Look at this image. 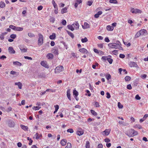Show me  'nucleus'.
<instances>
[{"mask_svg": "<svg viewBox=\"0 0 148 148\" xmlns=\"http://www.w3.org/2000/svg\"><path fill=\"white\" fill-rule=\"evenodd\" d=\"M39 38L38 41V44L39 46L42 45L43 43V36L41 34H38Z\"/></svg>", "mask_w": 148, "mask_h": 148, "instance_id": "1", "label": "nucleus"}, {"mask_svg": "<svg viewBox=\"0 0 148 148\" xmlns=\"http://www.w3.org/2000/svg\"><path fill=\"white\" fill-rule=\"evenodd\" d=\"M64 69L62 66H59L56 67L55 69V72L56 73H58L60 71H62Z\"/></svg>", "mask_w": 148, "mask_h": 148, "instance_id": "2", "label": "nucleus"}, {"mask_svg": "<svg viewBox=\"0 0 148 148\" xmlns=\"http://www.w3.org/2000/svg\"><path fill=\"white\" fill-rule=\"evenodd\" d=\"M40 64L42 66L46 68H49V65L47 64V62L45 61H42L40 62Z\"/></svg>", "mask_w": 148, "mask_h": 148, "instance_id": "3", "label": "nucleus"}, {"mask_svg": "<svg viewBox=\"0 0 148 148\" xmlns=\"http://www.w3.org/2000/svg\"><path fill=\"white\" fill-rule=\"evenodd\" d=\"M141 35L146 36L148 35L147 31L144 29H141L139 31Z\"/></svg>", "mask_w": 148, "mask_h": 148, "instance_id": "4", "label": "nucleus"}, {"mask_svg": "<svg viewBox=\"0 0 148 148\" xmlns=\"http://www.w3.org/2000/svg\"><path fill=\"white\" fill-rule=\"evenodd\" d=\"M131 11L133 14H136L137 13H141L142 12V11L140 10L137 9H134L133 8L131 9Z\"/></svg>", "mask_w": 148, "mask_h": 148, "instance_id": "5", "label": "nucleus"}, {"mask_svg": "<svg viewBox=\"0 0 148 148\" xmlns=\"http://www.w3.org/2000/svg\"><path fill=\"white\" fill-rule=\"evenodd\" d=\"M108 46L109 48H115L116 49L118 46L115 43H110L108 44Z\"/></svg>", "mask_w": 148, "mask_h": 148, "instance_id": "6", "label": "nucleus"}, {"mask_svg": "<svg viewBox=\"0 0 148 148\" xmlns=\"http://www.w3.org/2000/svg\"><path fill=\"white\" fill-rule=\"evenodd\" d=\"M132 129H131L125 133L126 134L130 137L134 136L133 131H132Z\"/></svg>", "mask_w": 148, "mask_h": 148, "instance_id": "7", "label": "nucleus"}, {"mask_svg": "<svg viewBox=\"0 0 148 148\" xmlns=\"http://www.w3.org/2000/svg\"><path fill=\"white\" fill-rule=\"evenodd\" d=\"M14 122L11 120H9L8 121V125L10 127H12L14 126Z\"/></svg>", "mask_w": 148, "mask_h": 148, "instance_id": "8", "label": "nucleus"}, {"mask_svg": "<svg viewBox=\"0 0 148 148\" xmlns=\"http://www.w3.org/2000/svg\"><path fill=\"white\" fill-rule=\"evenodd\" d=\"M8 51L9 52L10 54H14L15 53V51L14 50L13 48L12 47H8Z\"/></svg>", "mask_w": 148, "mask_h": 148, "instance_id": "9", "label": "nucleus"}, {"mask_svg": "<svg viewBox=\"0 0 148 148\" xmlns=\"http://www.w3.org/2000/svg\"><path fill=\"white\" fill-rule=\"evenodd\" d=\"M71 90L68 89L67 90L66 92L67 97L68 99L70 100H71Z\"/></svg>", "mask_w": 148, "mask_h": 148, "instance_id": "10", "label": "nucleus"}, {"mask_svg": "<svg viewBox=\"0 0 148 148\" xmlns=\"http://www.w3.org/2000/svg\"><path fill=\"white\" fill-rule=\"evenodd\" d=\"M52 51L54 54L56 55H58L59 54L58 49L56 47H54L53 49L52 50Z\"/></svg>", "mask_w": 148, "mask_h": 148, "instance_id": "11", "label": "nucleus"}, {"mask_svg": "<svg viewBox=\"0 0 148 148\" xmlns=\"http://www.w3.org/2000/svg\"><path fill=\"white\" fill-rule=\"evenodd\" d=\"M79 51L80 52L85 54H87L88 53V51L84 48L80 49L79 50Z\"/></svg>", "mask_w": 148, "mask_h": 148, "instance_id": "12", "label": "nucleus"}, {"mask_svg": "<svg viewBox=\"0 0 148 148\" xmlns=\"http://www.w3.org/2000/svg\"><path fill=\"white\" fill-rule=\"evenodd\" d=\"M20 49L21 52H25L27 51V48L24 47L22 46H20Z\"/></svg>", "mask_w": 148, "mask_h": 148, "instance_id": "13", "label": "nucleus"}, {"mask_svg": "<svg viewBox=\"0 0 148 148\" xmlns=\"http://www.w3.org/2000/svg\"><path fill=\"white\" fill-rule=\"evenodd\" d=\"M82 27L84 29H86L90 28V25L87 23L84 22V25H82Z\"/></svg>", "mask_w": 148, "mask_h": 148, "instance_id": "14", "label": "nucleus"}, {"mask_svg": "<svg viewBox=\"0 0 148 148\" xmlns=\"http://www.w3.org/2000/svg\"><path fill=\"white\" fill-rule=\"evenodd\" d=\"M129 65H130V66L131 67H136L137 66H138V65L137 64L134 62H130Z\"/></svg>", "mask_w": 148, "mask_h": 148, "instance_id": "15", "label": "nucleus"}, {"mask_svg": "<svg viewBox=\"0 0 148 148\" xmlns=\"http://www.w3.org/2000/svg\"><path fill=\"white\" fill-rule=\"evenodd\" d=\"M72 25L76 29H79V25L77 22H75V23H73Z\"/></svg>", "mask_w": 148, "mask_h": 148, "instance_id": "16", "label": "nucleus"}, {"mask_svg": "<svg viewBox=\"0 0 148 148\" xmlns=\"http://www.w3.org/2000/svg\"><path fill=\"white\" fill-rule=\"evenodd\" d=\"M49 59H51L53 58V55L51 53H49L47 54L46 56Z\"/></svg>", "mask_w": 148, "mask_h": 148, "instance_id": "17", "label": "nucleus"}, {"mask_svg": "<svg viewBox=\"0 0 148 148\" xmlns=\"http://www.w3.org/2000/svg\"><path fill=\"white\" fill-rule=\"evenodd\" d=\"M15 85H17L19 89H21L22 88V84L21 82H16L15 83Z\"/></svg>", "mask_w": 148, "mask_h": 148, "instance_id": "18", "label": "nucleus"}, {"mask_svg": "<svg viewBox=\"0 0 148 148\" xmlns=\"http://www.w3.org/2000/svg\"><path fill=\"white\" fill-rule=\"evenodd\" d=\"M103 132L104 133V135H105L106 136H108L110 133V130H109V129H106L104 131H103Z\"/></svg>", "mask_w": 148, "mask_h": 148, "instance_id": "19", "label": "nucleus"}, {"mask_svg": "<svg viewBox=\"0 0 148 148\" xmlns=\"http://www.w3.org/2000/svg\"><path fill=\"white\" fill-rule=\"evenodd\" d=\"M60 143L63 146L65 145L66 144V140L65 139H62Z\"/></svg>", "mask_w": 148, "mask_h": 148, "instance_id": "20", "label": "nucleus"}, {"mask_svg": "<svg viewBox=\"0 0 148 148\" xmlns=\"http://www.w3.org/2000/svg\"><path fill=\"white\" fill-rule=\"evenodd\" d=\"M74 26L73 25H69L67 26V28L71 31H73L74 30Z\"/></svg>", "mask_w": 148, "mask_h": 148, "instance_id": "21", "label": "nucleus"}, {"mask_svg": "<svg viewBox=\"0 0 148 148\" xmlns=\"http://www.w3.org/2000/svg\"><path fill=\"white\" fill-rule=\"evenodd\" d=\"M56 34L55 33H53L50 36L49 38L51 40H53L56 38Z\"/></svg>", "mask_w": 148, "mask_h": 148, "instance_id": "22", "label": "nucleus"}, {"mask_svg": "<svg viewBox=\"0 0 148 148\" xmlns=\"http://www.w3.org/2000/svg\"><path fill=\"white\" fill-rule=\"evenodd\" d=\"M67 12V8L66 7H65L62 8L61 10V13L62 14H63L64 13H66Z\"/></svg>", "mask_w": 148, "mask_h": 148, "instance_id": "23", "label": "nucleus"}, {"mask_svg": "<svg viewBox=\"0 0 148 148\" xmlns=\"http://www.w3.org/2000/svg\"><path fill=\"white\" fill-rule=\"evenodd\" d=\"M66 32L68 35L70 36L73 39L74 38V36L73 33L68 31L66 30Z\"/></svg>", "mask_w": 148, "mask_h": 148, "instance_id": "24", "label": "nucleus"}, {"mask_svg": "<svg viewBox=\"0 0 148 148\" xmlns=\"http://www.w3.org/2000/svg\"><path fill=\"white\" fill-rule=\"evenodd\" d=\"M114 27L110 25H108L106 27L108 31H112L114 29Z\"/></svg>", "mask_w": 148, "mask_h": 148, "instance_id": "25", "label": "nucleus"}, {"mask_svg": "<svg viewBox=\"0 0 148 148\" xmlns=\"http://www.w3.org/2000/svg\"><path fill=\"white\" fill-rule=\"evenodd\" d=\"M73 95L74 97L77 96L79 95V93L75 89H74L73 90Z\"/></svg>", "mask_w": 148, "mask_h": 148, "instance_id": "26", "label": "nucleus"}, {"mask_svg": "<svg viewBox=\"0 0 148 148\" xmlns=\"http://www.w3.org/2000/svg\"><path fill=\"white\" fill-rule=\"evenodd\" d=\"M21 127L22 129L25 131H27L28 129V127H27L23 125H21Z\"/></svg>", "mask_w": 148, "mask_h": 148, "instance_id": "27", "label": "nucleus"}, {"mask_svg": "<svg viewBox=\"0 0 148 148\" xmlns=\"http://www.w3.org/2000/svg\"><path fill=\"white\" fill-rule=\"evenodd\" d=\"M14 64L16 65L19 66H21L22 65V64L21 63L18 61H15L13 62Z\"/></svg>", "mask_w": 148, "mask_h": 148, "instance_id": "28", "label": "nucleus"}, {"mask_svg": "<svg viewBox=\"0 0 148 148\" xmlns=\"http://www.w3.org/2000/svg\"><path fill=\"white\" fill-rule=\"evenodd\" d=\"M105 77L108 80L111 79V77L110 74L107 73L106 74Z\"/></svg>", "mask_w": 148, "mask_h": 148, "instance_id": "29", "label": "nucleus"}, {"mask_svg": "<svg viewBox=\"0 0 148 148\" xmlns=\"http://www.w3.org/2000/svg\"><path fill=\"white\" fill-rule=\"evenodd\" d=\"M76 134L78 136H80L83 134L84 132L83 131H77Z\"/></svg>", "mask_w": 148, "mask_h": 148, "instance_id": "30", "label": "nucleus"}, {"mask_svg": "<svg viewBox=\"0 0 148 148\" xmlns=\"http://www.w3.org/2000/svg\"><path fill=\"white\" fill-rule=\"evenodd\" d=\"M5 6V4L4 2L1 1L0 3V7L1 8H3Z\"/></svg>", "mask_w": 148, "mask_h": 148, "instance_id": "31", "label": "nucleus"}, {"mask_svg": "<svg viewBox=\"0 0 148 148\" xmlns=\"http://www.w3.org/2000/svg\"><path fill=\"white\" fill-rule=\"evenodd\" d=\"M90 112L91 114L94 116H96L97 115V113L93 110H91Z\"/></svg>", "mask_w": 148, "mask_h": 148, "instance_id": "32", "label": "nucleus"}, {"mask_svg": "<svg viewBox=\"0 0 148 148\" xmlns=\"http://www.w3.org/2000/svg\"><path fill=\"white\" fill-rule=\"evenodd\" d=\"M23 29V28L22 27H16V31H22Z\"/></svg>", "mask_w": 148, "mask_h": 148, "instance_id": "33", "label": "nucleus"}, {"mask_svg": "<svg viewBox=\"0 0 148 148\" xmlns=\"http://www.w3.org/2000/svg\"><path fill=\"white\" fill-rule=\"evenodd\" d=\"M88 41V40L86 37H85L84 38L81 39V41L82 43H85Z\"/></svg>", "mask_w": 148, "mask_h": 148, "instance_id": "34", "label": "nucleus"}, {"mask_svg": "<svg viewBox=\"0 0 148 148\" xmlns=\"http://www.w3.org/2000/svg\"><path fill=\"white\" fill-rule=\"evenodd\" d=\"M10 74L13 75H16V76H17L18 75V73H17L13 71H12L10 72Z\"/></svg>", "mask_w": 148, "mask_h": 148, "instance_id": "35", "label": "nucleus"}, {"mask_svg": "<svg viewBox=\"0 0 148 148\" xmlns=\"http://www.w3.org/2000/svg\"><path fill=\"white\" fill-rule=\"evenodd\" d=\"M9 28L12 29L16 31V27L12 25H10L9 26Z\"/></svg>", "mask_w": 148, "mask_h": 148, "instance_id": "36", "label": "nucleus"}, {"mask_svg": "<svg viewBox=\"0 0 148 148\" xmlns=\"http://www.w3.org/2000/svg\"><path fill=\"white\" fill-rule=\"evenodd\" d=\"M108 58V57L107 56H103L102 57L101 59L103 61L105 62L106 60H107Z\"/></svg>", "mask_w": 148, "mask_h": 148, "instance_id": "37", "label": "nucleus"}, {"mask_svg": "<svg viewBox=\"0 0 148 148\" xmlns=\"http://www.w3.org/2000/svg\"><path fill=\"white\" fill-rule=\"evenodd\" d=\"M109 2L110 3L115 4L117 3H118L116 0H110Z\"/></svg>", "mask_w": 148, "mask_h": 148, "instance_id": "38", "label": "nucleus"}, {"mask_svg": "<svg viewBox=\"0 0 148 148\" xmlns=\"http://www.w3.org/2000/svg\"><path fill=\"white\" fill-rule=\"evenodd\" d=\"M135 128H138L139 129H140L142 128V127L140 125H136L134 126Z\"/></svg>", "mask_w": 148, "mask_h": 148, "instance_id": "39", "label": "nucleus"}, {"mask_svg": "<svg viewBox=\"0 0 148 148\" xmlns=\"http://www.w3.org/2000/svg\"><path fill=\"white\" fill-rule=\"evenodd\" d=\"M141 35V34L140 33V32L139 31L136 33V34L135 36V38H137Z\"/></svg>", "mask_w": 148, "mask_h": 148, "instance_id": "40", "label": "nucleus"}, {"mask_svg": "<svg viewBox=\"0 0 148 148\" xmlns=\"http://www.w3.org/2000/svg\"><path fill=\"white\" fill-rule=\"evenodd\" d=\"M131 77L130 76H126L125 77V79L126 81H129L130 80Z\"/></svg>", "mask_w": 148, "mask_h": 148, "instance_id": "41", "label": "nucleus"}, {"mask_svg": "<svg viewBox=\"0 0 148 148\" xmlns=\"http://www.w3.org/2000/svg\"><path fill=\"white\" fill-rule=\"evenodd\" d=\"M107 60L110 64H112L113 62V59L110 58H108Z\"/></svg>", "mask_w": 148, "mask_h": 148, "instance_id": "42", "label": "nucleus"}, {"mask_svg": "<svg viewBox=\"0 0 148 148\" xmlns=\"http://www.w3.org/2000/svg\"><path fill=\"white\" fill-rule=\"evenodd\" d=\"M118 106L119 108L120 109H121L123 107V106L120 102H118Z\"/></svg>", "mask_w": 148, "mask_h": 148, "instance_id": "43", "label": "nucleus"}, {"mask_svg": "<svg viewBox=\"0 0 148 148\" xmlns=\"http://www.w3.org/2000/svg\"><path fill=\"white\" fill-rule=\"evenodd\" d=\"M52 3L53 4V7H54V8H58L57 5L56 4V3L55 1L54 0H53L52 1Z\"/></svg>", "mask_w": 148, "mask_h": 148, "instance_id": "44", "label": "nucleus"}, {"mask_svg": "<svg viewBox=\"0 0 148 148\" xmlns=\"http://www.w3.org/2000/svg\"><path fill=\"white\" fill-rule=\"evenodd\" d=\"M90 142L89 141H88L86 142V148H90Z\"/></svg>", "mask_w": 148, "mask_h": 148, "instance_id": "45", "label": "nucleus"}, {"mask_svg": "<svg viewBox=\"0 0 148 148\" xmlns=\"http://www.w3.org/2000/svg\"><path fill=\"white\" fill-rule=\"evenodd\" d=\"M40 108L41 107L39 106H34L32 108V109L33 110H39Z\"/></svg>", "mask_w": 148, "mask_h": 148, "instance_id": "46", "label": "nucleus"}, {"mask_svg": "<svg viewBox=\"0 0 148 148\" xmlns=\"http://www.w3.org/2000/svg\"><path fill=\"white\" fill-rule=\"evenodd\" d=\"M16 35L15 34H12L10 35V37L13 39H15L16 37Z\"/></svg>", "mask_w": 148, "mask_h": 148, "instance_id": "47", "label": "nucleus"}, {"mask_svg": "<svg viewBox=\"0 0 148 148\" xmlns=\"http://www.w3.org/2000/svg\"><path fill=\"white\" fill-rule=\"evenodd\" d=\"M132 131H133V135H134V136L138 135V132L137 131L133 129H132Z\"/></svg>", "mask_w": 148, "mask_h": 148, "instance_id": "48", "label": "nucleus"}, {"mask_svg": "<svg viewBox=\"0 0 148 148\" xmlns=\"http://www.w3.org/2000/svg\"><path fill=\"white\" fill-rule=\"evenodd\" d=\"M71 144L70 143H68L67 144L66 146L65 147V148H71Z\"/></svg>", "mask_w": 148, "mask_h": 148, "instance_id": "49", "label": "nucleus"}, {"mask_svg": "<svg viewBox=\"0 0 148 148\" xmlns=\"http://www.w3.org/2000/svg\"><path fill=\"white\" fill-rule=\"evenodd\" d=\"M28 36L30 37H35V35L31 33H29L28 34Z\"/></svg>", "mask_w": 148, "mask_h": 148, "instance_id": "50", "label": "nucleus"}, {"mask_svg": "<svg viewBox=\"0 0 148 148\" xmlns=\"http://www.w3.org/2000/svg\"><path fill=\"white\" fill-rule=\"evenodd\" d=\"M67 131V132H69L71 133H72L74 132L73 129L72 128H69L68 129Z\"/></svg>", "mask_w": 148, "mask_h": 148, "instance_id": "51", "label": "nucleus"}, {"mask_svg": "<svg viewBox=\"0 0 148 148\" xmlns=\"http://www.w3.org/2000/svg\"><path fill=\"white\" fill-rule=\"evenodd\" d=\"M61 42L64 45V47H65L66 49H67L68 48V46L66 44V43L63 41H61Z\"/></svg>", "mask_w": 148, "mask_h": 148, "instance_id": "52", "label": "nucleus"}, {"mask_svg": "<svg viewBox=\"0 0 148 148\" xmlns=\"http://www.w3.org/2000/svg\"><path fill=\"white\" fill-rule=\"evenodd\" d=\"M135 98L137 100H139L141 99V97L139 96L137 94L136 95Z\"/></svg>", "mask_w": 148, "mask_h": 148, "instance_id": "53", "label": "nucleus"}, {"mask_svg": "<svg viewBox=\"0 0 148 148\" xmlns=\"http://www.w3.org/2000/svg\"><path fill=\"white\" fill-rule=\"evenodd\" d=\"M118 50H114L113 51H112V53L113 54L116 55L118 54Z\"/></svg>", "mask_w": 148, "mask_h": 148, "instance_id": "54", "label": "nucleus"}, {"mask_svg": "<svg viewBox=\"0 0 148 148\" xmlns=\"http://www.w3.org/2000/svg\"><path fill=\"white\" fill-rule=\"evenodd\" d=\"M127 88L128 89L131 90L132 88L131 85L130 84L127 85Z\"/></svg>", "mask_w": 148, "mask_h": 148, "instance_id": "55", "label": "nucleus"}, {"mask_svg": "<svg viewBox=\"0 0 148 148\" xmlns=\"http://www.w3.org/2000/svg\"><path fill=\"white\" fill-rule=\"evenodd\" d=\"M50 21L52 23H54L55 21V18L53 17H51L50 18Z\"/></svg>", "mask_w": 148, "mask_h": 148, "instance_id": "56", "label": "nucleus"}, {"mask_svg": "<svg viewBox=\"0 0 148 148\" xmlns=\"http://www.w3.org/2000/svg\"><path fill=\"white\" fill-rule=\"evenodd\" d=\"M106 95H107L106 96V97L108 99H109L111 97L110 95V93L108 92H107L106 93Z\"/></svg>", "mask_w": 148, "mask_h": 148, "instance_id": "57", "label": "nucleus"}, {"mask_svg": "<svg viewBox=\"0 0 148 148\" xmlns=\"http://www.w3.org/2000/svg\"><path fill=\"white\" fill-rule=\"evenodd\" d=\"M62 23L64 25H66V22L65 20H63L62 22Z\"/></svg>", "mask_w": 148, "mask_h": 148, "instance_id": "58", "label": "nucleus"}, {"mask_svg": "<svg viewBox=\"0 0 148 148\" xmlns=\"http://www.w3.org/2000/svg\"><path fill=\"white\" fill-rule=\"evenodd\" d=\"M24 58L26 59L29 60H32V58L31 57H29L27 56H24Z\"/></svg>", "mask_w": 148, "mask_h": 148, "instance_id": "59", "label": "nucleus"}, {"mask_svg": "<svg viewBox=\"0 0 148 148\" xmlns=\"http://www.w3.org/2000/svg\"><path fill=\"white\" fill-rule=\"evenodd\" d=\"M147 75L146 74H143L141 75V77L143 79H145Z\"/></svg>", "mask_w": 148, "mask_h": 148, "instance_id": "60", "label": "nucleus"}, {"mask_svg": "<svg viewBox=\"0 0 148 148\" xmlns=\"http://www.w3.org/2000/svg\"><path fill=\"white\" fill-rule=\"evenodd\" d=\"M98 46L100 48H102L103 47V44H98Z\"/></svg>", "mask_w": 148, "mask_h": 148, "instance_id": "61", "label": "nucleus"}, {"mask_svg": "<svg viewBox=\"0 0 148 148\" xmlns=\"http://www.w3.org/2000/svg\"><path fill=\"white\" fill-rule=\"evenodd\" d=\"M6 57L5 55H2L1 56H0V59L3 60L4 59H6Z\"/></svg>", "mask_w": 148, "mask_h": 148, "instance_id": "62", "label": "nucleus"}, {"mask_svg": "<svg viewBox=\"0 0 148 148\" xmlns=\"http://www.w3.org/2000/svg\"><path fill=\"white\" fill-rule=\"evenodd\" d=\"M115 43L116 44L117 46L121 45V42L119 40H117Z\"/></svg>", "mask_w": 148, "mask_h": 148, "instance_id": "63", "label": "nucleus"}, {"mask_svg": "<svg viewBox=\"0 0 148 148\" xmlns=\"http://www.w3.org/2000/svg\"><path fill=\"white\" fill-rule=\"evenodd\" d=\"M103 145L102 144L100 143L98 144L97 148H103Z\"/></svg>", "mask_w": 148, "mask_h": 148, "instance_id": "64", "label": "nucleus"}]
</instances>
